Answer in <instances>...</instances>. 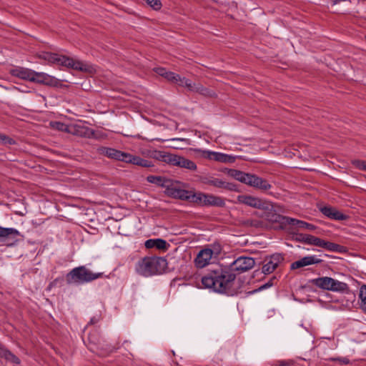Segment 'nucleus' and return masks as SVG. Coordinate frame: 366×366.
Instances as JSON below:
<instances>
[{"instance_id":"obj_3","label":"nucleus","mask_w":366,"mask_h":366,"mask_svg":"<svg viewBox=\"0 0 366 366\" xmlns=\"http://www.w3.org/2000/svg\"><path fill=\"white\" fill-rule=\"evenodd\" d=\"M103 273H94L85 266H79L72 269L66 275V281L68 285H81L92 282L102 277Z\"/></svg>"},{"instance_id":"obj_48","label":"nucleus","mask_w":366,"mask_h":366,"mask_svg":"<svg viewBox=\"0 0 366 366\" xmlns=\"http://www.w3.org/2000/svg\"><path fill=\"white\" fill-rule=\"evenodd\" d=\"M50 53L51 52H43L39 55V58L46 60V61H48L49 56Z\"/></svg>"},{"instance_id":"obj_53","label":"nucleus","mask_w":366,"mask_h":366,"mask_svg":"<svg viewBox=\"0 0 366 366\" xmlns=\"http://www.w3.org/2000/svg\"><path fill=\"white\" fill-rule=\"evenodd\" d=\"M227 168L224 169V170H222V172H223L224 173H226L227 174Z\"/></svg>"},{"instance_id":"obj_23","label":"nucleus","mask_w":366,"mask_h":366,"mask_svg":"<svg viewBox=\"0 0 366 366\" xmlns=\"http://www.w3.org/2000/svg\"><path fill=\"white\" fill-rule=\"evenodd\" d=\"M209 157L214 160L223 163H233L235 161V157L215 152H209Z\"/></svg>"},{"instance_id":"obj_24","label":"nucleus","mask_w":366,"mask_h":366,"mask_svg":"<svg viewBox=\"0 0 366 366\" xmlns=\"http://www.w3.org/2000/svg\"><path fill=\"white\" fill-rule=\"evenodd\" d=\"M331 278L332 277H318L311 280L310 282L318 288L324 290H329Z\"/></svg>"},{"instance_id":"obj_16","label":"nucleus","mask_w":366,"mask_h":366,"mask_svg":"<svg viewBox=\"0 0 366 366\" xmlns=\"http://www.w3.org/2000/svg\"><path fill=\"white\" fill-rule=\"evenodd\" d=\"M322 261V259L315 258L314 256H307L292 263L290 268L291 269H296L307 265L319 264Z\"/></svg>"},{"instance_id":"obj_25","label":"nucleus","mask_w":366,"mask_h":366,"mask_svg":"<svg viewBox=\"0 0 366 366\" xmlns=\"http://www.w3.org/2000/svg\"><path fill=\"white\" fill-rule=\"evenodd\" d=\"M227 174L229 177H231L244 184H245L247 182V177L249 175V173H245L244 172H242V171H239L237 169H227Z\"/></svg>"},{"instance_id":"obj_51","label":"nucleus","mask_w":366,"mask_h":366,"mask_svg":"<svg viewBox=\"0 0 366 366\" xmlns=\"http://www.w3.org/2000/svg\"><path fill=\"white\" fill-rule=\"evenodd\" d=\"M279 366H290V365L287 362L282 361L280 362Z\"/></svg>"},{"instance_id":"obj_46","label":"nucleus","mask_w":366,"mask_h":366,"mask_svg":"<svg viewBox=\"0 0 366 366\" xmlns=\"http://www.w3.org/2000/svg\"><path fill=\"white\" fill-rule=\"evenodd\" d=\"M277 280V279H276V277H272L269 281H268L267 283H265V284H264L263 285H262V286L259 288V290H261L266 289V288H268V287H269L272 286V285H273V284H274V283H273V282H274V280Z\"/></svg>"},{"instance_id":"obj_11","label":"nucleus","mask_w":366,"mask_h":366,"mask_svg":"<svg viewBox=\"0 0 366 366\" xmlns=\"http://www.w3.org/2000/svg\"><path fill=\"white\" fill-rule=\"evenodd\" d=\"M213 253V250L209 248L200 250L194 259L195 266L197 268H203L209 264Z\"/></svg>"},{"instance_id":"obj_14","label":"nucleus","mask_w":366,"mask_h":366,"mask_svg":"<svg viewBox=\"0 0 366 366\" xmlns=\"http://www.w3.org/2000/svg\"><path fill=\"white\" fill-rule=\"evenodd\" d=\"M9 74L13 76L31 81L34 71L28 68L17 66L11 69Z\"/></svg>"},{"instance_id":"obj_41","label":"nucleus","mask_w":366,"mask_h":366,"mask_svg":"<svg viewBox=\"0 0 366 366\" xmlns=\"http://www.w3.org/2000/svg\"><path fill=\"white\" fill-rule=\"evenodd\" d=\"M243 224L249 227H254L256 228L262 227L263 222L257 219H247L243 222Z\"/></svg>"},{"instance_id":"obj_9","label":"nucleus","mask_w":366,"mask_h":366,"mask_svg":"<svg viewBox=\"0 0 366 366\" xmlns=\"http://www.w3.org/2000/svg\"><path fill=\"white\" fill-rule=\"evenodd\" d=\"M284 260V257L279 253L265 257L262 268L264 274H270L274 271L278 265Z\"/></svg>"},{"instance_id":"obj_10","label":"nucleus","mask_w":366,"mask_h":366,"mask_svg":"<svg viewBox=\"0 0 366 366\" xmlns=\"http://www.w3.org/2000/svg\"><path fill=\"white\" fill-rule=\"evenodd\" d=\"M245 184L262 191L269 190L272 187L267 179L249 173Z\"/></svg>"},{"instance_id":"obj_43","label":"nucleus","mask_w":366,"mask_h":366,"mask_svg":"<svg viewBox=\"0 0 366 366\" xmlns=\"http://www.w3.org/2000/svg\"><path fill=\"white\" fill-rule=\"evenodd\" d=\"M352 164L353 166H355V167H357L360 169H362L364 171H365V169H366V161L357 159V160H353L352 162Z\"/></svg>"},{"instance_id":"obj_26","label":"nucleus","mask_w":366,"mask_h":366,"mask_svg":"<svg viewBox=\"0 0 366 366\" xmlns=\"http://www.w3.org/2000/svg\"><path fill=\"white\" fill-rule=\"evenodd\" d=\"M176 166L185 168L191 171H195L197 169L196 164L188 159L184 158V157L179 156Z\"/></svg>"},{"instance_id":"obj_52","label":"nucleus","mask_w":366,"mask_h":366,"mask_svg":"<svg viewBox=\"0 0 366 366\" xmlns=\"http://www.w3.org/2000/svg\"><path fill=\"white\" fill-rule=\"evenodd\" d=\"M4 349H5V347L4 345H2L1 344H0V357L2 355V353L4 350Z\"/></svg>"},{"instance_id":"obj_20","label":"nucleus","mask_w":366,"mask_h":366,"mask_svg":"<svg viewBox=\"0 0 366 366\" xmlns=\"http://www.w3.org/2000/svg\"><path fill=\"white\" fill-rule=\"evenodd\" d=\"M329 291L348 293L350 288L346 283L331 278Z\"/></svg>"},{"instance_id":"obj_35","label":"nucleus","mask_w":366,"mask_h":366,"mask_svg":"<svg viewBox=\"0 0 366 366\" xmlns=\"http://www.w3.org/2000/svg\"><path fill=\"white\" fill-rule=\"evenodd\" d=\"M45 81H44V85L54 86V87H59L61 85L60 83V81L57 79L56 78L51 76L49 74H46L45 76Z\"/></svg>"},{"instance_id":"obj_17","label":"nucleus","mask_w":366,"mask_h":366,"mask_svg":"<svg viewBox=\"0 0 366 366\" xmlns=\"http://www.w3.org/2000/svg\"><path fill=\"white\" fill-rule=\"evenodd\" d=\"M148 182L157 184L166 189V192L168 188L171 187L172 179H167L161 176L149 175L147 177Z\"/></svg>"},{"instance_id":"obj_28","label":"nucleus","mask_w":366,"mask_h":366,"mask_svg":"<svg viewBox=\"0 0 366 366\" xmlns=\"http://www.w3.org/2000/svg\"><path fill=\"white\" fill-rule=\"evenodd\" d=\"M1 357L16 365H19L21 363L20 359L6 347Z\"/></svg>"},{"instance_id":"obj_21","label":"nucleus","mask_w":366,"mask_h":366,"mask_svg":"<svg viewBox=\"0 0 366 366\" xmlns=\"http://www.w3.org/2000/svg\"><path fill=\"white\" fill-rule=\"evenodd\" d=\"M320 247L324 248L328 251L337 252L340 253H344L347 252V248L342 245L337 243L326 241L322 239Z\"/></svg>"},{"instance_id":"obj_13","label":"nucleus","mask_w":366,"mask_h":366,"mask_svg":"<svg viewBox=\"0 0 366 366\" xmlns=\"http://www.w3.org/2000/svg\"><path fill=\"white\" fill-rule=\"evenodd\" d=\"M320 211L326 217L335 220H346L348 216L341 213L336 208L330 206H324L320 207Z\"/></svg>"},{"instance_id":"obj_6","label":"nucleus","mask_w":366,"mask_h":366,"mask_svg":"<svg viewBox=\"0 0 366 366\" xmlns=\"http://www.w3.org/2000/svg\"><path fill=\"white\" fill-rule=\"evenodd\" d=\"M254 264L255 261L252 257L241 256L229 265V268L233 273L237 272L240 274L251 269Z\"/></svg>"},{"instance_id":"obj_47","label":"nucleus","mask_w":366,"mask_h":366,"mask_svg":"<svg viewBox=\"0 0 366 366\" xmlns=\"http://www.w3.org/2000/svg\"><path fill=\"white\" fill-rule=\"evenodd\" d=\"M56 56H57V54L51 52L49 56L48 61L50 63L54 64Z\"/></svg>"},{"instance_id":"obj_37","label":"nucleus","mask_w":366,"mask_h":366,"mask_svg":"<svg viewBox=\"0 0 366 366\" xmlns=\"http://www.w3.org/2000/svg\"><path fill=\"white\" fill-rule=\"evenodd\" d=\"M359 297L361 300L360 307L362 310L366 312V285H362L360 287Z\"/></svg>"},{"instance_id":"obj_8","label":"nucleus","mask_w":366,"mask_h":366,"mask_svg":"<svg viewBox=\"0 0 366 366\" xmlns=\"http://www.w3.org/2000/svg\"><path fill=\"white\" fill-rule=\"evenodd\" d=\"M56 64L71 68L77 71H86V65L79 61H74L72 58L65 55L57 54L55 60Z\"/></svg>"},{"instance_id":"obj_40","label":"nucleus","mask_w":366,"mask_h":366,"mask_svg":"<svg viewBox=\"0 0 366 366\" xmlns=\"http://www.w3.org/2000/svg\"><path fill=\"white\" fill-rule=\"evenodd\" d=\"M307 234L292 232V239L297 242H301V243L305 244L306 239H307Z\"/></svg>"},{"instance_id":"obj_33","label":"nucleus","mask_w":366,"mask_h":366,"mask_svg":"<svg viewBox=\"0 0 366 366\" xmlns=\"http://www.w3.org/2000/svg\"><path fill=\"white\" fill-rule=\"evenodd\" d=\"M20 235L19 232L14 228H5L0 227V238L8 237L9 236H18Z\"/></svg>"},{"instance_id":"obj_7","label":"nucleus","mask_w":366,"mask_h":366,"mask_svg":"<svg viewBox=\"0 0 366 366\" xmlns=\"http://www.w3.org/2000/svg\"><path fill=\"white\" fill-rule=\"evenodd\" d=\"M97 151L99 154L126 163L129 158V153L124 152L114 148L101 147L97 149Z\"/></svg>"},{"instance_id":"obj_31","label":"nucleus","mask_w":366,"mask_h":366,"mask_svg":"<svg viewBox=\"0 0 366 366\" xmlns=\"http://www.w3.org/2000/svg\"><path fill=\"white\" fill-rule=\"evenodd\" d=\"M181 86L186 87L189 91L190 92H195L197 88V84L195 83H192L191 80L185 78V77H181L180 79L178 80V82L177 83Z\"/></svg>"},{"instance_id":"obj_32","label":"nucleus","mask_w":366,"mask_h":366,"mask_svg":"<svg viewBox=\"0 0 366 366\" xmlns=\"http://www.w3.org/2000/svg\"><path fill=\"white\" fill-rule=\"evenodd\" d=\"M159 156L162 161L174 166H176L177 163L175 162H177L179 157V155L169 153H162Z\"/></svg>"},{"instance_id":"obj_19","label":"nucleus","mask_w":366,"mask_h":366,"mask_svg":"<svg viewBox=\"0 0 366 366\" xmlns=\"http://www.w3.org/2000/svg\"><path fill=\"white\" fill-rule=\"evenodd\" d=\"M154 71L159 76H163L169 81L173 83H177L178 80L180 79V76L172 71H167L163 67H157L154 69Z\"/></svg>"},{"instance_id":"obj_18","label":"nucleus","mask_w":366,"mask_h":366,"mask_svg":"<svg viewBox=\"0 0 366 366\" xmlns=\"http://www.w3.org/2000/svg\"><path fill=\"white\" fill-rule=\"evenodd\" d=\"M144 245L147 249L157 248L163 251H166L169 247V244L167 242V241L163 239H147L145 242Z\"/></svg>"},{"instance_id":"obj_15","label":"nucleus","mask_w":366,"mask_h":366,"mask_svg":"<svg viewBox=\"0 0 366 366\" xmlns=\"http://www.w3.org/2000/svg\"><path fill=\"white\" fill-rule=\"evenodd\" d=\"M203 198V206L217 207H224L225 206L224 199L221 197L205 194Z\"/></svg>"},{"instance_id":"obj_30","label":"nucleus","mask_w":366,"mask_h":366,"mask_svg":"<svg viewBox=\"0 0 366 366\" xmlns=\"http://www.w3.org/2000/svg\"><path fill=\"white\" fill-rule=\"evenodd\" d=\"M195 92H197L204 97H217L216 93L213 91L209 89V88L204 87L201 84H197V88Z\"/></svg>"},{"instance_id":"obj_2","label":"nucleus","mask_w":366,"mask_h":366,"mask_svg":"<svg viewBox=\"0 0 366 366\" xmlns=\"http://www.w3.org/2000/svg\"><path fill=\"white\" fill-rule=\"evenodd\" d=\"M167 267L164 257L147 256L141 258L136 264V272L144 277H149L163 273Z\"/></svg>"},{"instance_id":"obj_29","label":"nucleus","mask_w":366,"mask_h":366,"mask_svg":"<svg viewBox=\"0 0 366 366\" xmlns=\"http://www.w3.org/2000/svg\"><path fill=\"white\" fill-rule=\"evenodd\" d=\"M201 182L204 184L213 186L220 189L222 179L215 178L214 177H203L201 178Z\"/></svg>"},{"instance_id":"obj_44","label":"nucleus","mask_w":366,"mask_h":366,"mask_svg":"<svg viewBox=\"0 0 366 366\" xmlns=\"http://www.w3.org/2000/svg\"><path fill=\"white\" fill-rule=\"evenodd\" d=\"M330 360L332 362H338L344 365L350 364V360L347 357H331Z\"/></svg>"},{"instance_id":"obj_50","label":"nucleus","mask_w":366,"mask_h":366,"mask_svg":"<svg viewBox=\"0 0 366 366\" xmlns=\"http://www.w3.org/2000/svg\"><path fill=\"white\" fill-rule=\"evenodd\" d=\"M330 1L332 2V4L334 5L340 3V1H349L350 3L351 2L350 0H330Z\"/></svg>"},{"instance_id":"obj_34","label":"nucleus","mask_w":366,"mask_h":366,"mask_svg":"<svg viewBox=\"0 0 366 366\" xmlns=\"http://www.w3.org/2000/svg\"><path fill=\"white\" fill-rule=\"evenodd\" d=\"M203 196H205L204 193L199 192L195 193L192 191L189 202L196 203L200 206H203Z\"/></svg>"},{"instance_id":"obj_49","label":"nucleus","mask_w":366,"mask_h":366,"mask_svg":"<svg viewBox=\"0 0 366 366\" xmlns=\"http://www.w3.org/2000/svg\"><path fill=\"white\" fill-rule=\"evenodd\" d=\"M60 280H63V279H59V278H56L55 279L53 282H51L50 284H49V287H54L55 286L57 282Z\"/></svg>"},{"instance_id":"obj_42","label":"nucleus","mask_w":366,"mask_h":366,"mask_svg":"<svg viewBox=\"0 0 366 366\" xmlns=\"http://www.w3.org/2000/svg\"><path fill=\"white\" fill-rule=\"evenodd\" d=\"M0 142H2L4 144H9V145H12L16 143L14 139H13L12 138H11L5 134H0Z\"/></svg>"},{"instance_id":"obj_22","label":"nucleus","mask_w":366,"mask_h":366,"mask_svg":"<svg viewBox=\"0 0 366 366\" xmlns=\"http://www.w3.org/2000/svg\"><path fill=\"white\" fill-rule=\"evenodd\" d=\"M127 163H130L134 165L141 166L142 167H153L152 161L145 159L139 156H134L129 154V158L127 160Z\"/></svg>"},{"instance_id":"obj_1","label":"nucleus","mask_w":366,"mask_h":366,"mask_svg":"<svg viewBox=\"0 0 366 366\" xmlns=\"http://www.w3.org/2000/svg\"><path fill=\"white\" fill-rule=\"evenodd\" d=\"M236 279V274L231 269L219 267L202 277V284L205 288L212 289L219 293L233 295L235 292L232 289Z\"/></svg>"},{"instance_id":"obj_45","label":"nucleus","mask_w":366,"mask_h":366,"mask_svg":"<svg viewBox=\"0 0 366 366\" xmlns=\"http://www.w3.org/2000/svg\"><path fill=\"white\" fill-rule=\"evenodd\" d=\"M56 129L61 131V132H69V126L66 124L61 123V122H55Z\"/></svg>"},{"instance_id":"obj_27","label":"nucleus","mask_w":366,"mask_h":366,"mask_svg":"<svg viewBox=\"0 0 366 366\" xmlns=\"http://www.w3.org/2000/svg\"><path fill=\"white\" fill-rule=\"evenodd\" d=\"M290 222V225L297 226L299 228H304L310 231H314L317 229V227L312 224L295 218L291 217Z\"/></svg>"},{"instance_id":"obj_38","label":"nucleus","mask_w":366,"mask_h":366,"mask_svg":"<svg viewBox=\"0 0 366 366\" xmlns=\"http://www.w3.org/2000/svg\"><path fill=\"white\" fill-rule=\"evenodd\" d=\"M322 240L321 238L307 234L305 244L320 247Z\"/></svg>"},{"instance_id":"obj_39","label":"nucleus","mask_w":366,"mask_h":366,"mask_svg":"<svg viewBox=\"0 0 366 366\" xmlns=\"http://www.w3.org/2000/svg\"><path fill=\"white\" fill-rule=\"evenodd\" d=\"M45 76H46V74L45 73H41V72H36L35 71H34V74H33V76H32V79H31V82H35V83H38V84H44V81H45Z\"/></svg>"},{"instance_id":"obj_5","label":"nucleus","mask_w":366,"mask_h":366,"mask_svg":"<svg viewBox=\"0 0 366 366\" xmlns=\"http://www.w3.org/2000/svg\"><path fill=\"white\" fill-rule=\"evenodd\" d=\"M262 217L272 223L277 224L275 227L280 229H285L287 225H290V219H291V217L276 213L273 204L270 210L264 211V214Z\"/></svg>"},{"instance_id":"obj_12","label":"nucleus","mask_w":366,"mask_h":366,"mask_svg":"<svg viewBox=\"0 0 366 366\" xmlns=\"http://www.w3.org/2000/svg\"><path fill=\"white\" fill-rule=\"evenodd\" d=\"M166 193L169 197L189 202L192 191L177 188L172 180V185L168 188Z\"/></svg>"},{"instance_id":"obj_4","label":"nucleus","mask_w":366,"mask_h":366,"mask_svg":"<svg viewBox=\"0 0 366 366\" xmlns=\"http://www.w3.org/2000/svg\"><path fill=\"white\" fill-rule=\"evenodd\" d=\"M237 200L241 204H244L253 208L259 209L263 211L270 210L272 207V202L264 201L251 195H239L237 197Z\"/></svg>"},{"instance_id":"obj_36","label":"nucleus","mask_w":366,"mask_h":366,"mask_svg":"<svg viewBox=\"0 0 366 366\" xmlns=\"http://www.w3.org/2000/svg\"><path fill=\"white\" fill-rule=\"evenodd\" d=\"M220 189H224L231 192H240L238 189V185L233 182H228L222 179Z\"/></svg>"}]
</instances>
